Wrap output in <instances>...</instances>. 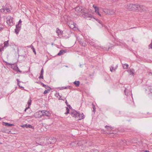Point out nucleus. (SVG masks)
<instances>
[{
  "label": "nucleus",
  "mask_w": 152,
  "mask_h": 152,
  "mask_svg": "<svg viewBox=\"0 0 152 152\" xmlns=\"http://www.w3.org/2000/svg\"><path fill=\"white\" fill-rule=\"evenodd\" d=\"M56 95L57 96H59V94L58 93H56Z\"/></svg>",
  "instance_id": "49"
},
{
  "label": "nucleus",
  "mask_w": 152,
  "mask_h": 152,
  "mask_svg": "<svg viewBox=\"0 0 152 152\" xmlns=\"http://www.w3.org/2000/svg\"><path fill=\"white\" fill-rule=\"evenodd\" d=\"M83 16L85 18H92L93 17V16L89 13H85V14Z\"/></svg>",
  "instance_id": "9"
},
{
  "label": "nucleus",
  "mask_w": 152,
  "mask_h": 152,
  "mask_svg": "<svg viewBox=\"0 0 152 152\" xmlns=\"http://www.w3.org/2000/svg\"><path fill=\"white\" fill-rule=\"evenodd\" d=\"M133 8V4H129L127 5V8L131 10V9Z\"/></svg>",
  "instance_id": "20"
},
{
  "label": "nucleus",
  "mask_w": 152,
  "mask_h": 152,
  "mask_svg": "<svg viewBox=\"0 0 152 152\" xmlns=\"http://www.w3.org/2000/svg\"><path fill=\"white\" fill-rule=\"evenodd\" d=\"M27 126H28V124H26L22 125L21 126V127H23V128H27Z\"/></svg>",
  "instance_id": "35"
},
{
  "label": "nucleus",
  "mask_w": 152,
  "mask_h": 152,
  "mask_svg": "<svg viewBox=\"0 0 152 152\" xmlns=\"http://www.w3.org/2000/svg\"><path fill=\"white\" fill-rule=\"evenodd\" d=\"M148 10L147 8L145 6L138 4H133V8L131 9V10L136 11L138 10L139 11H146Z\"/></svg>",
  "instance_id": "1"
},
{
  "label": "nucleus",
  "mask_w": 152,
  "mask_h": 152,
  "mask_svg": "<svg viewBox=\"0 0 152 152\" xmlns=\"http://www.w3.org/2000/svg\"><path fill=\"white\" fill-rule=\"evenodd\" d=\"M40 76L39 77V79H40L41 78H42V79H43V74H40Z\"/></svg>",
  "instance_id": "39"
},
{
  "label": "nucleus",
  "mask_w": 152,
  "mask_h": 152,
  "mask_svg": "<svg viewBox=\"0 0 152 152\" xmlns=\"http://www.w3.org/2000/svg\"><path fill=\"white\" fill-rule=\"evenodd\" d=\"M110 13H112L110 14V15H113L115 12V11L114 10L110 9Z\"/></svg>",
  "instance_id": "31"
},
{
  "label": "nucleus",
  "mask_w": 152,
  "mask_h": 152,
  "mask_svg": "<svg viewBox=\"0 0 152 152\" xmlns=\"http://www.w3.org/2000/svg\"><path fill=\"white\" fill-rule=\"evenodd\" d=\"M30 128L32 129H34V127L33 126H32L31 125H30V124L28 125L27 128Z\"/></svg>",
  "instance_id": "33"
},
{
  "label": "nucleus",
  "mask_w": 152,
  "mask_h": 152,
  "mask_svg": "<svg viewBox=\"0 0 152 152\" xmlns=\"http://www.w3.org/2000/svg\"><path fill=\"white\" fill-rule=\"evenodd\" d=\"M5 63H6V64L7 65H11V64H10V63H7V62H6Z\"/></svg>",
  "instance_id": "50"
},
{
  "label": "nucleus",
  "mask_w": 152,
  "mask_h": 152,
  "mask_svg": "<svg viewBox=\"0 0 152 152\" xmlns=\"http://www.w3.org/2000/svg\"><path fill=\"white\" fill-rule=\"evenodd\" d=\"M80 82L79 81H75L74 82V84L75 85L76 87H78L80 85Z\"/></svg>",
  "instance_id": "16"
},
{
  "label": "nucleus",
  "mask_w": 152,
  "mask_h": 152,
  "mask_svg": "<svg viewBox=\"0 0 152 152\" xmlns=\"http://www.w3.org/2000/svg\"><path fill=\"white\" fill-rule=\"evenodd\" d=\"M21 28V25H19V24H17L16 25V28L15 30V32L16 34H18Z\"/></svg>",
  "instance_id": "5"
},
{
  "label": "nucleus",
  "mask_w": 152,
  "mask_h": 152,
  "mask_svg": "<svg viewBox=\"0 0 152 152\" xmlns=\"http://www.w3.org/2000/svg\"><path fill=\"white\" fill-rule=\"evenodd\" d=\"M150 91L151 93H152V89H151V88H150Z\"/></svg>",
  "instance_id": "57"
},
{
  "label": "nucleus",
  "mask_w": 152,
  "mask_h": 152,
  "mask_svg": "<svg viewBox=\"0 0 152 152\" xmlns=\"http://www.w3.org/2000/svg\"><path fill=\"white\" fill-rule=\"evenodd\" d=\"M105 128H107V129L108 131H110V130H112L114 129V128L111 126H109L106 125L105 126Z\"/></svg>",
  "instance_id": "14"
},
{
  "label": "nucleus",
  "mask_w": 152,
  "mask_h": 152,
  "mask_svg": "<svg viewBox=\"0 0 152 152\" xmlns=\"http://www.w3.org/2000/svg\"><path fill=\"white\" fill-rule=\"evenodd\" d=\"M92 106H93V111H94V112H95V111L96 108L95 105L94 104L92 103Z\"/></svg>",
  "instance_id": "34"
},
{
  "label": "nucleus",
  "mask_w": 152,
  "mask_h": 152,
  "mask_svg": "<svg viewBox=\"0 0 152 152\" xmlns=\"http://www.w3.org/2000/svg\"><path fill=\"white\" fill-rule=\"evenodd\" d=\"M151 44L152 45V40H151Z\"/></svg>",
  "instance_id": "61"
},
{
  "label": "nucleus",
  "mask_w": 152,
  "mask_h": 152,
  "mask_svg": "<svg viewBox=\"0 0 152 152\" xmlns=\"http://www.w3.org/2000/svg\"><path fill=\"white\" fill-rule=\"evenodd\" d=\"M97 13L98 14L99 16H101V14L100 13H99V12H97Z\"/></svg>",
  "instance_id": "53"
},
{
  "label": "nucleus",
  "mask_w": 152,
  "mask_h": 152,
  "mask_svg": "<svg viewBox=\"0 0 152 152\" xmlns=\"http://www.w3.org/2000/svg\"><path fill=\"white\" fill-rule=\"evenodd\" d=\"M7 23L9 26H11L13 24L12 21L13 18L12 17H7L6 18Z\"/></svg>",
  "instance_id": "3"
},
{
  "label": "nucleus",
  "mask_w": 152,
  "mask_h": 152,
  "mask_svg": "<svg viewBox=\"0 0 152 152\" xmlns=\"http://www.w3.org/2000/svg\"><path fill=\"white\" fill-rule=\"evenodd\" d=\"M17 84H18V85L19 84V83H20V82L19 81V80L18 79H17Z\"/></svg>",
  "instance_id": "43"
},
{
  "label": "nucleus",
  "mask_w": 152,
  "mask_h": 152,
  "mask_svg": "<svg viewBox=\"0 0 152 152\" xmlns=\"http://www.w3.org/2000/svg\"><path fill=\"white\" fill-rule=\"evenodd\" d=\"M8 40H7L4 42V47L7 48L9 46V45L8 43Z\"/></svg>",
  "instance_id": "21"
},
{
  "label": "nucleus",
  "mask_w": 152,
  "mask_h": 152,
  "mask_svg": "<svg viewBox=\"0 0 152 152\" xmlns=\"http://www.w3.org/2000/svg\"><path fill=\"white\" fill-rule=\"evenodd\" d=\"M130 75H134V70L133 69H130L129 70Z\"/></svg>",
  "instance_id": "28"
},
{
  "label": "nucleus",
  "mask_w": 152,
  "mask_h": 152,
  "mask_svg": "<svg viewBox=\"0 0 152 152\" xmlns=\"http://www.w3.org/2000/svg\"><path fill=\"white\" fill-rule=\"evenodd\" d=\"M76 10H78V9H80V8H79V7H76Z\"/></svg>",
  "instance_id": "56"
},
{
  "label": "nucleus",
  "mask_w": 152,
  "mask_h": 152,
  "mask_svg": "<svg viewBox=\"0 0 152 152\" xmlns=\"http://www.w3.org/2000/svg\"><path fill=\"white\" fill-rule=\"evenodd\" d=\"M123 67L124 69H127L129 67V65L126 64H124V65L123 66Z\"/></svg>",
  "instance_id": "24"
},
{
  "label": "nucleus",
  "mask_w": 152,
  "mask_h": 152,
  "mask_svg": "<svg viewBox=\"0 0 152 152\" xmlns=\"http://www.w3.org/2000/svg\"><path fill=\"white\" fill-rule=\"evenodd\" d=\"M49 139L50 140H51V139L52 140L51 141V142H50V143H53V142H55V141H56V140H55L56 139L54 137H51L49 138Z\"/></svg>",
  "instance_id": "27"
},
{
  "label": "nucleus",
  "mask_w": 152,
  "mask_h": 152,
  "mask_svg": "<svg viewBox=\"0 0 152 152\" xmlns=\"http://www.w3.org/2000/svg\"><path fill=\"white\" fill-rule=\"evenodd\" d=\"M132 40L133 41L134 39H132Z\"/></svg>",
  "instance_id": "64"
},
{
  "label": "nucleus",
  "mask_w": 152,
  "mask_h": 152,
  "mask_svg": "<svg viewBox=\"0 0 152 152\" xmlns=\"http://www.w3.org/2000/svg\"><path fill=\"white\" fill-rule=\"evenodd\" d=\"M104 26L105 28H107V26H104Z\"/></svg>",
  "instance_id": "59"
},
{
  "label": "nucleus",
  "mask_w": 152,
  "mask_h": 152,
  "mask_svg": "<svg viewBox=\"0 0 152 152\" xmlns=\"http://www.w3.org/2000/svg\"><path fill=\"white\" fill-rule=\"evenodd\" d=\"M18 85V86H19V87H20V88H24V87H22V86H20L19 85H19Z\"/></svg>",
  "instance_id": "51"
},
{
  "label": "nucleus",
  "mask_w": 152,
  "mask_h": 152,
  "mask_svg": "<svg viewBox=\"0 0 152 152\" xmlns=\"http://www.w3.org/2000/svg\"><path fill=\"white\" fill-rule=\"evenodd\" d=\"M110 9H106L104 10V12L107 14L110 15V14H111L112 13H110Z\"/></svg>",
  "instance_id": "15"
},
{
  "label": "nucleus",
  "mask_w": 152,
  "mask_h": 152,
  "mask_svg": "<svg viewBox=\"0 0 152 152\" xmlns=\"http://www.w3.org/2000/svg\"><path fill=\"white\" fill-rule=\"evenodd\" d=\"M100 24V25L99 26L101 27L102 28L103 26V24L102 23V22L101 21L99 20L98 22Z\"/></svg>",
  "instance_id": "36"
},
{
  "label": "nucleus",
  "mask_w": 152,
  "mask_h": 152,
  "mask_svg": "<svg viewBox=\"0 0 152 152\" xmlns=\"http://www.w3.org/2000/svg\"><path fill=\"white\" fill-rule=\"evenodd\" d=\"M40 84L41 85H42V86L43 87H44L46 89L50 88V87L49 86H46V85L44 84L42 82H40Z\"/></svg>",
  "instance_id": "19"
},
{
  "label": "nucleus",
  "mask_w": 152,
  "mask_h": 152,
  "mask_svg": "<svg viewBox=\"0 0 152 152\" xmlns=\"http://www.w3.org/2000/svg\"><path fill=\"white\" fill-rule=\"evenodd\" d=\"M56 32L57 33L58 36L59 37H60L62 36L63 34V31L60 30L58 28L56 30Z\"/></svg>",
  "instance_id": "8"
},
{
  "label": "nucleus",
  "mask_w": 152,
  "mask_h": 152,
  "mask_svg": "<svg viewBox=\"0 0 152 152\" xmlns=\"http://www.w3.org/2000/svg\"><path fill=\"white\" fill-rule=\"evenodd\" d=\"M3 125L7 126L10 127L14 126V124H10L7 123L3 122Z\"/></svg>",
  "instance_id": "12"
},
{
  "label": "nucleus",
  "mask_w": 152,
  "mask_h": 152,
  "mask_svg": "<svg viewBox=\"0 0 152 152\" xmlns=\"http://www.w3.org/2000/svg\"><path fill=\"white\" fill-rule=\"evenodd\" d=\"M149 75H150V74L152 75V73L151 72H150L149 74Z\"/></svg>",
  "instance_id": "58"
},
{
  "label": "nucleus",
  "mask_w": 152,
  "mask_h": 152,
  "mask_svg": "<svg viewBox=\"0 0 152 152\" xmlns=\"http://www.w3.org/2000/svg\"><path fill=\"white\" fill-rule=\"evenodd\" d=\"M67 106L69 107V108L70 109H71L72 108V107H71L70 105H67Z\"/></svg>",
  "instance_id": "46"
},
{
  "label": "nucleus",
  "mask_w": 152,
  "mask_h": 152,
  "mask_svg": "<svg viewBox=\"0 0 152 152\" xmlns=\"http://www.w3.org/2000/svg\"><path fill=\"white\" fill-rule=\"evenodd\" d=\"M66 107V112L65 113V114H67L68 113H69V110L67 107Z\"/></svg>",
  "instance_id": "30"
},
{
  "label": "nucleus",
  "mask_w": 152,
  "mask_h": 152,
  "mask_svg": "<svg viewBox=\"0 0 152 152\" xmlns=\"http://www.w3.org/2000/svg\"><path fill=\"white\" fill-rule=\"evenodd\" d=\"M77 117L78 118H77V119H76L77 121L80 120L82 119H84L85 118L84 115L83 113H82L81 114H80L79 113H78Z\"/></svg>",
  "instance_id": "4"
},
{
  "label": "nucleus",
  "mask_w": 152,
  "mask_h": 152,
  "mask_svg": "<svg viewBox=\"0 0 152 152\" xmlns=\"http://www.w3.org/2000/svg\"><path fill=\"white\" fill-rule=\"evenodd\" d=\"M43 72H44V70L43 68H42V69H41L40 73L41 74H43Z\"/></svg>",
  "instance_id": "40"
},
{
  "label": "nucleus",
  "mask_w": 152,
  "mask_h": 152,
  "mask_svg": "<svg viewBox=\"0 0 152 152\" xmlns=\"http://www.w3.org/2000/svg\"><path fill=\"white\" fill-rule=\"evenodd\" d=\"M71 87L70 86H67L66 87H62V89H66L67 88H70V87Z\"/></svg>",
  "instance_id": "32"
},
{
  "label": "nucleus",
  "mask_w": 152,
  "mask_h": 152,
  "mask_svg": "<svg viewBox=\"0 0 152 152\" xmlns=\"http://www.w3.org/2000/svg\"><path fill=\"white\" fill-rule=\"evenodd\" d=\"M17 69H18L17 72H21V71L18 68V67H17Z\"/></svg>",
  "instance_id": "45"
},
{
  "label": "nucleus",
  "mask_w": 152,
  "mask_h": 152,
  "mask_svg": "<svg viewBox=\"0 0 152 152\" xmlns=\"http://www.w3.org/2000/svg\"><path fill=\"white\" fill-rule=\"evenodd\" d=\"M36 83H39L38 82H36Z\"/></svg>",
  "instance_id": "63"
},
{
  "label": "nucleus",
  "mask_w": 152,
  "mask_h": 152,
  "mask_svg": "<svg viewBox=\"0 0 152 152\" xmlns=\"http://www.w3.org/2000/svg\"><path fill=\"white\" fill-rule=\"evenodd\" d=\"M130 142L131 143H136L137 142V141H135V140H134V139H132L131 140V141H130Z\"/></svg>",
  "instance_id": "37"
},
{
  "label": "nucleus",
  "mask_w": 152,
  "mask_h": 152,
  "mask_svg": "<svg viewBox=\"0 0 152 152\" xmlns=\"http://www.w3.org/2000/svg\"><path fill=\"white\" fill-rule=\"evenodd\" d=\"M51 88H48V89L47 90H45L43 94H45L48 93L50 90Z\"/></svg>",
  "instance_id": "25"
},
{
  "label": "nucleus",
  "mask_w": 152,
  "mask_h": 152,
  "mask_svg": "<svg viewBox=\"0 0 152 152\" xmlns=\"http://www.w3.org/2000/svg\"><path fill=\"white\" fill-rule=\"evenodd\" d=\"M148 47L149 49L151 48L152 49V45L150 44V45H149Z\"/></svg>",
  "instance_id": "41"
},
{
  "label": "nucleus",
  "mask_w": 152,
  "mask_h": 152,
  "mask_svg": "<svg viewBox=\"0 0 152 152\" xmlns=\"http://www.w3.org/2000/svg\"><path fill=\"white\" fill-rule=\"evenodd\" d=\"M66 51L65 50H61L58 53L57 55L58 56H61V55L64 54V53H65Z\"/></svg>",
  "instance_id": "13"
},
{
  "label": "nucleus",
  "mask_w": 152,
  "mask_h": 152,
  "mask_svg": "<svg viewBox=\"0 0 152 152\" xmlns=\"http://www.w3.org/2000/svg\"><path fill=\"white\" fill-rule=\"evenodd\" d=\"M29 108V107H26V108H25V110H24V111H26V110H27V109H28V108Z\"/></svg>",
  "instance_id": "47"
},
{
  "label": "nucleus",
  "mask_w": 152,
  "mask_h": 152,
  "mask_svg": "<svg viewBox=\"0 0 152 152\" xmlns=\"http://www.w3.org/2000/svg\"><path fill=\"white\" fill-rule=\"evenodd\" d=\"M93 7L95 9V8H96L97 7H96L95 5H93Z\"/></svg>",
  "instance_id": "52"
},
{
  "label": "nucleus",
  "mask_w": 152,
  "mask_h": 152,
  "mask_svg": "<svg viewBox=\"0 0 152 152\" xmlns=\"http://www.w3.org/2000/svg\"><path fill=\"white\" fill-rule=\"evenodd\" d=\"M126 141L125 140H122L120 142V144L121 145H125V144H126Z\"/></svg>",
  "instance_id": "22"
},
{
  "label": "nucleus",
  "mask_w": 152,
  "mask_h": 152,
  "mask_svg": "<svg viewBox=\"0 0 152 152\" xmlns=\"http://www.w3.org/2000/svg\"><path fill=\"white\" fill-rule=\"evenodd\" d=\"M65 103H66V105H69V104H68V102H67V100H66V101Z\"/></svg>",
  "instance_id": "54"
},
{
  "label": "nucleus",
  "mask_w": 152,
  "mask_h": 152,
  "mask_svg": "<svg viewBox=\"0 0 152 152\" xmlns=\"http://www.w3.org/2000/svg\"><path fill=\"white\" fill-rule=\"evenodd\" d=\"M68 26L70 28L72 29L74 28L75 27V25L74 23L71 24L69 23L68 24Z\"/></svg>",
  "instance_id": "17"
},
{
  "label": "nucleus",
  "mask_w": 152,
  "mask_h": 152,
  "mask_svg": "<svg viewBox=\"0 0 152 152\" xmlns=\"http://www.w3.org/2000/svg\"><path fill=\"white\" fill-rule=\"evenodd\" d=\"M144 152H149V151H148V150H145Z\"/></svg>",
  "instance_id": "55"
},
{
  "label": "nucleus",
  "mask_w": 152,
  "mask_h": 152,
  "mask_svg": "<svg viewBox=\"0 0 152 152\" xmlns=\"http://www.w3.org/2000/svg\"><path fill=\"white\" fill-rule=\"evenodd\" d=\"M96 42V41H95L94 40H93V39L92 40V41H90V42H89V43L92 46H93L94 47L96 48V43L95 42Z\"/></svg>",
  "instance_id": "11"
},
{
  "label": "nucleus",
  "mask_w": 152,
  "mask_h": 152,
  "mask_svg": "<svg viewBox=\"0 0 152 152\" xmlns=\"http://www.w3.org/2000/svg\"><path fill=\"white\" fill-rule=\"evenodd\" d=\"M147 114H149V117H152V113H149L148 112L147 113Z\"/></svg>",
  "instance_id": "42"
},
{
  "label": "nucleus",
  "mask_w": 152,
  "mask_h": 152,
  "mask_svg": "<svg viewBox=\"0 0 152 152\" xmlns=\"http://www.w3.org/2000/svg\"><path fill=\"white\" fill-rule=\"evenodd\" d=\"M81 65H81V64L80 65V67H81Z\"/></svg>",
  "instance_id": "62"
},
{
  "label": "nucleus",
  "mask_w": 152,
  "mask_h": 152,
  "mask_svg": "<svg viewBox=\"0 0 152 152\" xmlns=\"http://www.w3.org/2000/svg\"><path fill=\"white\" fill-rule=\"evenodd\" d=\"M99 11V8L98 7H97L96 8H95V12L97 13V12H98Z\"/></svg>",
  "instance_id": "38"
},
{
  "label": "nucleus",
  "mask_w": 152,
  "mask_h": 152,
  "mask_svg": "<svg viewBox=\"0 0 152 152\" xmlns=\"http://www.w3.org/2000/svg\"><path fill=\"white\" fill-rule=\"evenodd\" d=\"M1 12H3V10H1Z\"/></svg>",
  "instance_id": "60"
},
{
  "label": "nucleus",
  "mask_w": 152,
  "mask_h": 152,
  "mask_svg": "<svg viewBox=\"0 0 152 152\" xmlns=\"http://www.w3.org/2000/svg\"><path fill=\"white\" fill-rule=\"evenodd\" d=\"M30 47L31 48L35 54H36V52L33 46L31 45L30 46Z\"/></svg>",
  "instance_id": "26"
},
{
  "label": "nucleus",
  "mask_w": 152,
  "mask_h": 152,
  "mask_svg": "<svg viewBox=\"0 0 152 152\" xmlns=\"http://www.w3.org/2000/svg\"><path fill=\"white\" fill-rule=\"evenodd\" d=\"M113 66V65L111 66L110 67V70L111 72L115 71L117 68V65L115 68H114Z\"/></svg>",
  "instance_id": "10"
},
{
  "label": "nucleus",
  "mask_w": 152,
  "mask_h": 152,
  "mask_svg": "<svg viewBox=\"0 0 152 152\" xmlns=\"http://www.w3.org/2000/svg\"><path fill=\"white\" fill-rule=\"evenodd\" d=\"M1 10H3V12H4L5 10H6L7 12H10V10L9 8H7V7H4V8H2Z\"/></svg>",
  "instance_id": "18"
},
{
  "label": "nucleus",
  "mask_w": 152,
  "mask_h": 152,
  "mask_svg": "<svg viewBox=\"0 0 152 152\" xmlns=\"http://www.w3.org/2000/svg\"><path fill=\"white\" fill-rule=\"evenodd\" d=\"M43 116H46L47 117H49L50 115V112L47 110H42Z\"/></svg>",
  "instance_id": "6"
},
{
  "label": "nucleus",
  "mask_w": 152,
  "mask_h": 152,
  "mask_svg": "<svg viewBox=\"0 0 152 152\" xmlns=\"http://www.w3.org/2000/svg\"><path fill=\"white\" fill-rule=\"evenodd\" d=\"M129 91V90H128L126 87H125V89L124 91V92L126 96L128 95V93Z\"/></svg>",
  "instance_id": "23"
},
{
  "label": "nucleus",
  "mask_w": 152,
  "mask_h": 152,
  "mask_svg": "<svg viewBox=\"0 0 152 152\" xmlns=\"http://www.w3.org/2000/svg\"><path fill=\"white\" fill-rule=\"evenodd\" d=\"M59 96L60 97V99H59L60 100H64V99H61V96H60V95Z\"/></svg>",
  "instance_id": "48"
},
{
  "label": "nucleus",
  "mask_w": 152,
  "mask_h": 152,
  "mask_svg": "<svg viewBox=\"0 0 152 152\" xmlns=\"http://www.w3.org/2000/svg\"><path fill=\"white\" fill-rule=\"evenodd\" d=\"M22 22V21H21V20H20L19 22H18V24H19V25H20V24Z\"/></svg>",
  "instance_id": "44"
},
{
  "label": "nucleus",
  "mask_w": 152,
  "mask_h": 152,
  "mask_svg": "<svg viewBox=\"0 0 152 152\" xmlns=\"http://www.w3.org/2000/svg\"><path fill=\"white\" fill-rule=\"evenodd\" d=\"M31 99H29L28 100V107H30L31 104Z\"/></svg>",
  "instance_id": "29"
},
{
  "label": "nucleus",
  "mask_w": 152,
  "mask_h": 152,
  "mask_svg": "<svg viewBox=\"0 0 152 152\" xmlns=\"http://www.w3.org/2000/svg\"><path fill=\"white\" fill-rule=\"evenodd\" d=\"M78 113L75 110L74 111H73V112H72L70 113V114L73 117H75V119H76L77 118H78L77 117Z\"/></svg>",
  "instance_id": "7"
},
{
  "label": "nucleus",
  "mask_w": 152,
  "mask_h": 152,
  "mask_svg": "<svg viewBox=\"0 0 152 152\" xmlns=\"http://www.w3.org/2000/svg\"><path fill=\"white\" fill-rule=\"evenodd\" d=\"M42 111H39L35 113L34 115V116L36 118H41L42 116H43V114L42 113Z\"/></svg>",
  "instance_id": "2"
}]
</instances>
